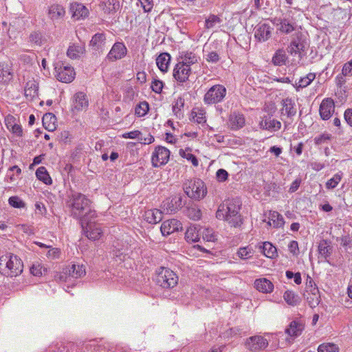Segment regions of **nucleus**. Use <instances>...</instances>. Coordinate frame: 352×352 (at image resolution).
Returning a JSON list of instances; mask_svg holds the SVG:
<instances>
[{"label": "nucleus", "instance_id": "obj_1", "mask_svg": "<svg viewBox=\"0 0 352 352\" xmlns=\"http://www.w3.org/2000/svg\"><path fill=\"white\" fill-rule=\"evenodd\" d=\"M67 205L71 215L80 220L83 228L87 221H91L96 217V211L91 208L90 200L81 193L73 192L69 197Z\"/></svg>", "mask_w": 352, "mask_h": 352}, {"label": "nucleus", "instance_id": "obj_2", "mask_svg": "<svg viewBox=\"0 0 352 352\" xmlns=\"http://www.w3.org/2000/svg\"><path fill=\"white\" fill-rule=\"evenodd\" d=\"M239 210V201L228 199L220 204L216 212V217L219 220L227 221L232 227H239L242 224Z\"/></svg>", "mask_w": 352, "mask_h": 352}, {"label": "nucleus", "instance_id": "obj_3", "mask_svg": "<svg viewBox=\"0 0 352 352\" xmlns=\"http://www.w3.org/2000/svg\"><path fill=\"white\" fill-rule=\"evenodd\" d=\"M23 264L21 258L12 254L0 257V273L6 276H16L21 274Z\"/></svg>", "mask_w": 352, "mask_h": 352}, {"label": "nucleus", "instance_id": "obj_4", "mask_svg": "<svg viewBox=\"0 0 352 352\" xmlns=\"http://www.w3.org/2000/svg\"><path fill=\"white\" fill-rule=\"evenodd\" d=\"M184 190L188 197L195 200L203 199L207 193L204 183L199 179L186 182Z\"/></svg>", "mask_w": 352, "mask_h": 352}, {"label": "nucleus", "instance_id": "obj_5", "mask_svg": "<svg viewBox=\"0 0 352 352\" xmlns=\"http://www.w3.org/2000/svg\"><path fill=\"white\" fill-rule=\"evenodd\" d=\"M155 281L157 285L161 287L169 289L176 286L178 282V277L173 271L162 267L158 272Z\"/></svg>", "mask_w": 352, "mask_h": 352}, {"label": "nucleus", "instance_id": "obj_6", "mask_svg": "<svg viewBox=\"0 0 352 352\" xmlns=\"http://www.w3.org/2000/svg\"><path fill=\"white\" fill-rule=\"evenodd\" d=\"M226 95V89L221 85L212 86L206 93L204 101L206 104H211L221 102Z\"/></svg>", "mask_w": 352, "mask_h": 352}, {"label": "nucleus", "instance_id": "obj_7", "mask_svg": "<svg viewBox=\"0 0 352 352\" xmlns=\"http://www.w3.org/2000/svg\"><path fill=\"white\" fill-rule=\"evenodd\" d=\"M56 77L58 80L69 83L75 78L76 73L72 67L63 63H57L55 67Z\"/></svg>", "mask_w": 352, "mask_h": 352}, {"label": "nucleus", "instance_id": "obj_8", "mask_svg": "<svg viewBox=\"0 0 352 352\" xmlns=\"http://www.w3.org/2000/svg\"><path fill=\"white\" fill-rule=\"evenodd\" d=\"M170 157V151L166 148L158 146L155 148L151 157V162L154 167H159L166 164Z\"/></svg>", "mask_w": 352, "mask_h": 352}, {"label": "nucleus", "instance_id": "obj_9", "mask_svg": "<svg viewBox=\"0 0 352 352\" xmlns=\"http://www.w3.org/2000/svg\"><path fill=\"white\" fill-rule=\"evenodd\" d=\"M190 74L191 68L188 65L179 62L174 67L173 76L177 82H184L188 80Z\"/></svg>", "mask_w": 352, "mask_h": 352}, {"label": "nucleus", "instance_id": "obj_10", "mask_svg": "<svg viewBox=\"0 0 352 352\" xmlns=\"http://www.w3.org/2000/svg\"><path fill=\"white\" fill-rule=\"evenodd\" d=\"M245 345L249 350L256 352L265 349L268 346V342L261 336H254L247 340Z\"/></svg>", "mask_w": 352, "mask_h": 352}, {"label": "nucleus", "instance_id": "obj_11", "mask_svg": "<svg viewBox=\"0 0 352 352\" xmlns=\"http://www.w3.org/2000/svg\"><path fill=\"white\" fill-rule=\"evenodd\" d=\"M69 11L72 18L74 20H80L86 18L89 15L88 8L82 3L73 2L70 4Z\"/></svg>", "mask_w": 352, "mask_h": 352}, {"label": "nucleus", "instance_id": "obj_12", "mask_svg": "<svg viewBox=\"0 0 352 352\" xmlns=\"http://www.w3.org/2000/svg\"><path fill=\"white\" fill-rule=\"evenodd\" d=\"M182 229V225L181 222L175 219L164 221L160 228L161 232L164 236L169 235Z\"/></svg>", "mask_w": 352, "mask_h": 352}, {"label": "nucleus", "instance_id": "obj_13", "mask_svg": "<svg viewBox=\"0 0 352 352\" xmlns=\"http://www.w3.org/2000/svg\"><path fill=\"white\" fill-rule=\"evenodd\" d=\"M272 27L267 23H258L254 28V36L260 42L266 41L272 34Z\"/></svg>", "mask_w": 352, "mask_h": 352}, {"label": "nucleus", "instance_id": "obj_14", "mask_svg": "<svg viewBox=\"0 0 352 352\" xmlns=\"http://www.w3.org/2000/svg\"><path fill=\"white\" fill-rule=\"evenodd\" d=\"M334 102L331 98L324 99L320 106V115L323 120H328L334 111Z\"/></svg>", "mask_w": 352, "mask_h": 352}, {"label": "nucleus", "instance_id": "obj_15", "mask_svg": "<svg viewBox=\"0 0 352 352\" xmlns=\"http://www.w3.org/2000/svg\"><path fill=\"white\" fill-rule=\"evenodd\" d=\"M305 46V41L301 36H297L296 38L292 40L290 45L287 47V52L291 55H296L297 54L300 55L301 52L304 51Z\"/></svg>", "mask_w": 352, "mask_h": 352}, {"label": "nucleus", "instance_id": "obj_16", "mask_svg": "<svg viewBox=\"0 0 352 352\" xmlns=\"http://www.w3.org/2000/svg\"><path fill=\"white\" fill-rule=\"evenodd\" d=\"M24 94L27 100H33L38 97V84L34 80H28L25 85Z\"/></svg>", "mask_w": 352, "mask_h": 352}, {"label": "nucleus", "instance_id": "obj_17", "mask_svg": "<svg viewBox=\"0 0 352 352\" xmlns=\"http://www.w3.org/2000/svg\"><path fill=\"white\" fill-rule=\"evenodd\" d=\"M85 225H86V235L89 239L96 241L100 238L102 232L98 225L92 224L91 221H87Z\"/></svg>", "mask_w": 352, "mask_h": 352}, {"label": "nucleus", "instance_id": "obj_18", "mask_svg": "<svg viewBox=\"0 0 352 352\" xmlns=\"http://www.w3.org/2000/svg\"><path fill=\"white\" fill-rule=\"evenodd\" d=\"M126 53V48L124 45L122 43H116L108 54L107 57L111 60H115L122 58Z\"/></svg>", "mask_w": 352, "mask_h": 352}, {"label": "nucleus", "instance_id": "obj_19", "mask_svg": "<svg viewBox=\"0 0 352 352\" xmlns=\"http://www.w3.org/2000/svg\"><path fill=\"white\" fill-rule=\"evenodd\" d=\"M259 125L263 129L276 131L280 129L281 123L271 117L266 116L262 119Z\"/></svg>", "mask_w": 352, "mask_h": 352}, {"label": "nucleus", "instance_id": "obj_20", "mask_svg": "<svg viewBox=\"0 0 352 352\" xmlns=\"http://www.w3.org/2000/svg\"><path fill=\"white\" fill-rule=\"evenodd\" d=\"M65 15V10L63 6L59 4H53L50 6L48 10V16L52 21L62 19Z\"/></svg>", "mask_w": 352, "mask_h": 352}, {"label": "nucleus", "instance_id": "obj_21", "mask_svg": "<svg viewBox=\"0 0 352 352\" xmlns=\"http://www.w3.org/2000/svg\"><path fill=\"white\" fill-rule=\"evenodd\" d=\"M13 78V72L11 67L5 63H0V83L8 84Z\"/></svg>", "mask_w": 352, "mask_h": 352}, {"label": "nucleus", "instance_id": "obj_22", "mask_svg": "<svg viewBox=\"0 0 352 352\" xmlns=\"http://www.w3.org/2000/svg\"><path fill=\"white\" fill-rule=\"evenodd\" d=\"M256 289L263 293H271L274 289V285L268 279L263 278L254 281Z\"/></svg>", "mask_w": 352, "mask_h": 352}, {"label": "nucleus", "instance_id": "obj_23", "mask_svg": "<svg viewBox=\"0 0 352 352\" xmlns=\"http://www.w3.org/2000/svg\"><path fill=\"white\" fill-rule=\"evenodd\" d=\"M106 43L105 35L102 33L94 34L90 41V46L98 51H102Z\"/></svg>", "mask_w": 352, "mask_h": 352}, {"label": "nucleus", "instance_id": "obj_24", "mask_svg": "<svg viewBox=\"0 0 352 352\" xmlns=\"http://www.w3.org/2000/svg\"><path fill=\"white\" fill-rule=\"evenodd\" d=\"M88 104V100L83 92H78L74 96V108L77 111L87 108Z\"/></svg>", "mask_w": 352, "mask_h": 352}, {"label": "nucleus", "instance_id": "obj_25", "mask_svg": "<svg viewBox=\"0 0 352 352\" xmlns=\"http://www.w3.org/2000/svg\"><path fill=\"white\" fill-rule=\"evenodd\" d=\"M162 218V212L158 209L148 210L144 214V219L149 223H157Z\"/></svg>", "mask_w": 352, "mask_h": 352}, {"label": "nucleus", "instance_id": "obj_26", "mask_svg": "<svg viewBox=\"0 0 352 352\" xmlns=\"http://www.w3.org/2000/svg\"><path fill=\"white\" fill-rule=\"evenodd\" d=\"M170 61V56L168 53H162L156 58V64L161 72L165 73L168 71Z\"/></svg>", "mask_w": 352, "mask_h": 352}, {"label": "nucleus", "instance_id": "obj_27", "mask_svg": "<svg viewBox=\"0 0 352 352\" xmlns=\"http://www.w3.org/2000/svg\"><path fill=\"white\" fill-rule=\"evenodd\" d=\"M304 326L302 323L292 321L288 328L285 329V333L291 337H297L302 333Z\"/></svg>", "mask_w": 352, "mask_h": 352}, {"label": "nucleus", "instance_id": "obj_28", "mask_svg": "<svg viewBox=\"0 0 352 352\" xmlns=\"http://www.w3.org/2000/svg\"><path fill=\"white\" fill-rule=\"evenodd\" d=\"M231 129L234 130L242 128L245 124V118L242 114H231L229 119Z\"/></svg>", "mask_w": 352, "mask_h": 352}, {"label": "nucleus", "instance_id": "obj_29", "mask_svg": "<svg viewBox=\"0 0 352 352\" xmlns=\"http://www.w3.org/2000/svg\"><path fill=\"white\" fill-rule=\"evenodd\" d=\"M85 47L81 45L73 44L70 45L67 50V56L72 58L76 59L80 57L85 52Z\"/></svg>", "mask_w": 352, "mask_h": 352}, {"label": "nucleus", "instance_id": "obj_30", "mask_svg": "<svg viewBox=\"0 0 352 352\" xmlns=\"http://www.w3.org/2000/svg\"><path fill=\"white\" fill-rule=\"evenodd\" d=\"M269 219L268 224L274 228H280L285 223L283 216L276 211L270 212Z\"/></svg>", "mask_w": 352, "mask_h": 352}, {"label": "nucleus", "instance_id": "obj_31", "mask_svg": "<svg viewBox=\"0 0 352 352\" xmlns=\"http://www.w3.org/2000/svg\"><path fill=\"white\" fill-rule=\"evenodd\" d=\"M56 117L52 113H45L43 117V124L49 131H53L56 129Z\"/></svg>", "mask_w": 352, "mask_h": 352}, {"label": "nucleus", "instance_id": "obj_32", "mask_svg": "<svg viewBox=\"0 0 352 352\" xmlns=\"http://www.w3.org/2000/svg\"><path fill=\"white\" fill-rule=\"evenodd\" d=\"M201 230H198L195 226L189 227L186 233L185 238L188 242H197L199 240Z\"/></svg>", "mask_w": 352, "mask_h": 352}, {"label": "nucleus", "instance_id": "obj_33", "mask_svg": "<svg viewBox=\"0 0 352 352\" xmlns=\"http://www.w3.org/2000/svg\"><path fill=\"white\" fill-rule=\"evenodd\" d=\"M69 277L80 278L85 274V268L82 265H72L68 270Z\"/></svg>", "mask_w": 352, "mask_h": 352}, {"label": "nucleus", "instance_id": "obj_34", "mask_svg": "<svg viewBox=\"0 0 352 352\" xmlns=\"http://www.w3.org/2000/svg\"><path fill=\"white\" fill-rule=\"evenodd\" d=\"M296 110L294 108V104L291 99L286 98L283 100L282 113L286 114L288 117L294 116Z\"/></svg>", "mask_w": 352, "mask_h": 352}, {"label": "nucleus", "instance_id": "obj_35", "mask_svg": "<svg viewBox=\"0 0 352 352\" xmlns=\"http://www.w3.org/2000/svg\"><path fill=\"white\" fill-rule=\"evenodd\" d=\"M283 298L286 302L291 306H296L300 302V297L291 291L285 292L283 295Z\"/></svg>", "mask_w": 352, "mask_h": 352}, {"label": "nucleus", "instance_id": "obj_36", "mask_svg": "<svg viewBox=\"0 0 352 352\" xmlns=\"http://www.w3.org/2000/svg\"><path fill=\"white\" fill-rule=\"evenodd\" d=\"M332 252V248L326 240H322L318 245V252L319 254L324 257H329Z\"/></svg>", "mask_w": 352, "mask_h": 352}, {"label": "nucleus", "instance_id": "obj_37", "mask_svg": "<svg viewBox=\"0 0 352 352\" xmlns=\"http://www.w3.org/2000/svg\"><path fill=\"white\" fill-rule=\"evenodd\" d=\"M316 74L314 73H309L306 76L301 78L298 82L296 83V90L299 88H305L309 85L311 82L315 79Z\"/></svg>", "mask_w": 352, "mask_h": 352}, {"label": "nucleus", "instance_id": "obj_38", "mask_svg": "<svg viewBox=\"0 0 352 352\" xmlns=\"http://www.w3.org/2000/svg\"><path fill=\"white\" fill-rule=\"evenodd\" d=\"M186 214L194 221L199 220L202 214L201 210L195 205L188 207Z\"/></svg>", "mask_w": 352, "mask_h": 352}, {"label": "nucleus", "instance_id": "obj_39", "mask_svg": "<svg viewBox=\"0 0 352 352\" xmlns=\"http://www.w3.org/2000/svg\"><path fill=\"white\" fill-rule=\"evenodd\" d=\"M287 58L285 51L283 50H278L272 57V63L275 65L280 66L285 64Z\"/></svg>", "mask_w": 352, "mask_h": 352}, {"label": "nucleus", "instance_id": "obj_40", "mask_svg": "<svg viewBox=\"0 0 352 352\" xmlns=\"http://www.w3.org/2000/svg\"><path fill=\"white\" fill-rule=\"evenodd\" d=\"M36 177L45 184H51L52 179L45 167L41 166L36 171Z\"/></svg>", "mask_w": 352, "mask_h": 352}, {"label": "nucleus", "instance_id": "obj_41", "mask_svg": "<svg viewBox=\"0 0 352 352\" xmlns=\"http://www.w3.org/2000/svg\"><path fill=\"white\" fill-rule=\"evenodd\" d=\"M262 252L268 258H274L276 255V248L270 242H264Z\"/></svg>", "mask_w": 352, "mask_h": 352}, {"label": "nucleus", "instance_id": "obj_42", "mask_svg": "<svg viewBox=\"0 0 352 352\" xmlns=\"http://www.w3.org/2000/svg\"><path fill=\"white\" fill-rule=\"evenodd\" d=\"M182 63L184 65H188L189 67H190L191 65H193L198 61L197 56L192 52H186L182 56Z\"/></svg>", "mask_w": 352, "mask_h": 352}, {"label": "nucleus", "instance_id": "obj_43", "mask_svg": "<svg viewBox=\"0 0 352 352\" xmlns=\"http://www.w3.org/2000/svg\"><path fill=\"white\" fill-rule=\"evenodd\" d=\"M304 297L306 298L309 305L311 307H316L320 301V294L313 293L311 294H304Z\"/></svg>", "mask_w": 352, "mask_h": 352}, {"label": "nucleus", "instance_id": "obj_44", "mask_svg": "<svg viewBox=\"0 0 352 352\" xmlns=\"http://www.w3.org/2000/svg\"><path fill=\"white\" fill-rule=\"evenodd\" d=\"M294 23L289 21L288 19L281 20L279 24V30L282 32L289 34L294 30Z\"/></svg>", "mask_w": 352, "mask_h": 352}, {"label": "nucleus", "instance_id": "obj_45", "mask_svg": "<svg viewBox=\"0 0 352 352\" xmlns=\"http://www.w3.org/2000/svg\"><path fill=\"white\" fill-rule=\"evenodd\" d=\"M338 346L333 343H323L319 345L318 352H338Z\"/></svg>", "mask_w": 352, "mask_h": 352}, {"label": "nucleus", "instance_id": "obj_46", "mask_svg": "<svg viewBox=\"0 0 352 352\" xmlns=\"http://www.w3.org/2000/svg\"><path fill=\"white\" fill-rule=\"evenodd\" d=\"M149 109L148 104L146 101L140 102L135 109V114L139 116L142 117L146 114Z\"/></svg>", "mask_w": 352, "mask_h": 352}, {"label": "nucleus", "instance_id": "obj_47", "mask_svg": "<svg viewBox=\"0 0 352 352\" xmlns=\"http://www.w3.org/2000/svg\"><path fill=\"white\" fill-rule=\"evenodd\" d=\"M205 113V111L201 109H198L197 111H192V115L194 121L199 124L205 123L206 121Z\"/></svg>", "mask_w": 352, "mask_h": 352}, {"label": "nucleus", "instance_id": "obj_48", "mask_svg": "<svg viewBox=\"0 0 352 352\" xmlns=\"http://www.w3.org/2000/svg\"><path fill=\"white\" fill-rule=\"evenodd\" d=\"M13 118L11 117V118H8L6 121V125H7V127L12 131V132L14 134H16V135H21V133H22V129L20 125H18L16 124H11V122H10V120H11Z\"/></svg>", "mask_w": 352, "mask_h": 352}, {"label": "nucleus", "instance_id": "obj_49", "mask_svg": "<svg viewBox=\"0 0 352 352\" xmlns=\"http://www.w3.org/2000/svg\"><path fill=\"white\" fill-rule=\"evenodd\" d=\"M238 256L242 259L250 258L253 254V250L249 247L241 248L237 252Z\"/></svg>", "mask_w": 352, "mask_h": 352}, {"label": "nucleus", "instance_id": "obj_50", "mask_svg": "<svg viewBox=\"0 0 352 352\" xmlns=\"http://www.w3.org/2000/svg\"><path fill=\"white\" fill-rule=\"evenodd\" d=\"M341 175L336 174L331 179H329L326 183V187L328 189L335 188L341 181Z\"/></svg>", "mask_w": 352, "mask_h": 352}, {"label": "nucleus", "instance_id": "obj_51", "mask_svg": "<svg viewBox=\"0 0 352 352\" xmlns=\"http://www.w3.org/2000/svg\"><path fill=\"white\" fill-rule=\"evenodd\" d=\"M179 153L182 157L186 158L188 161H190L194 166H197L199 165V161L196 156L193 154L185 152L182 150L180 151Z\"/></svg>", "mask_w": 352, "mask_h": 352}, {"label": "nucleus", "instance_id": "obj_52", "mask_svg": "<svg viewBox=\"0 0 352 352\" xmlns=\"http://www.w3.org/2000/svg\"><path fill=\"white\" fill-rule=\"evenodd\" d=\"M221 22L220 19L215 15H210L209 17L206 20L205 26L207 29H210L214 28V26Z\"/></svg>", "mask_w": 352, "mask_h": 352}, {"label": "nucleus", "instance_id": "obj_53", "mask_svg": "<svg viewBox=\"0 0 352 352\" xmlns=\"http://www.w3.org/2000/svg\"><path fill=\"white\" fill-rule=\"evenodd\" d=\"M201 233L202 234L204 240L207 241H214L216 239V236L212 229L204 228Z\"/></svg>", "mask_w": 352, "mask_h": 352}, {"label": "nucleus", "instance_id": "obj_54", "mask_svg": "<svg viewBox=\"0 0 352 352\" xmlns=\"http://www.w3.org/2000/svg\"><path fill=\"white\" fill-rule=\"evenodd\" d=\"M184 99L182 97H179L176 101L175 102V104L173 106V111L175 115H177L179 111L184 108Z\"/></svg>", "mask_w": 352, "mask_h": 352}, {"label": "nucleus", "instance_id": "obj_55", "mask_svg": "<svg viewBox=\"0 0 352 352\" xmlns=\"http://www.w3.org/2000/svg\"><path fill=\"white\" fill-rule=\"evenodd\" d=\"M9 204L14 208H21L25 206L24 202L18 197L14 196L9 199Z\"/></svg>", "mask_w": 352, "mask_h": 352}, {"label": "nucleus", "instance_id": "obj_56", "mask_svg": "<svg viewBox=\"0 0 352 352\" xmlns=\"http://www.w3.org/2000/svg\"><path fill=\"white\" fill-rule=\"evenodd\" d=\"M162 208L167 213H175L177 212V207H175L173 199L170 201L164 202Z\"/></svg>", "mask_w": 352, "mask_h": 352}, {"label": "nucleus", "instance_id": "obj_57", "mask_svg": "<svg viewBox=\"0 0 352 352\" xmlns=\"http://www.w3.org/2000/svg\"><path fill=\"white\" fill-rule=\"evenodd\" d=\"M164 87V83L160 80L155 79L151 84L152 90L157 94L161 93Z\"/></svg>", "mask_w": 352, "mask_h": 352}, {"label": "nucleus", "instance_id": "obj_58", "mask_svg": "<svg viewBox=\"0 0 352 352\" xmlns=\"http://www.w3.org/2000/svg\"><path fill=\"white\" fill-rule=\"evenodd\" d=\"M43 270H45L39 263L33 264L30 268V272L32 274L36 276H40L43 274Z\"/></svg>", "mask_w": 352, "mask_h": 352}, {"label": "nucleus", "instance_id": "obj_59", "mask_svg": "<svg viewBox=\"0 0 352 352\" xmlns=\"http://www.w3.org/2000/svg\"><path fill=\"white\" fill-rule=\"evenodd\" d=\"M105 5L109 12L116 11L120 7V3L118 0H107Z\"/></svg>", "mask_w": 352, "mask_h": 352}, {"label": "nucleus", "instance_id": "obj_60", "mask_svg": "<svg viewBox=\"0 0 352 352\" xmlns=\"http://www.w3.org/2000/svg\"><path fill=\"white\" fill-rule=\"evenodd\" d=\"M342 74L344 76H352V59L344 65L342 70Z\"/></svg>", "mask_w": 352, "mask_h": 352}, {"label": "nucleus", "instance_id": "obj_61", "mask_svg": "<svg viewBox=\"0 0 352 352\" xmlns=\"http://www.w3.org/2000/svg\"><path fill=\"white\" fill-rule=\"evenodd\" d=\"M206 60L209 63H217L219 60V56L216 52H210L206 55Z\"/></svg>", "mask_w": 352, "mask_h": 352}, {"label": "nucleus", "instance_id": "obj_62", "mask_svg": "<svg viewBox=\"0 0 352 352\" xmlns=\"http://www.w3.org/2000/svg\"><path fill=\"white\" fill-rule=\"evenodd\" d=\"M60 250L58 249V248H51L50 249L47 254H46V256L49 258H51V259H55V258H57L59 257L60 256Z\"/></svg>", "mask_w": 352, "mask_h": 352}, {"label": "nucleus", "instance_id": "obj_63", "mask_svg": "<svg viewBox=\"0 0 352 352\" xmlns=\"http://www.w3.org/2000/svg\"><path fill=\"white\" fill-rule=\"evenodd\" d=\"M331 138V135L328 134V133H323L318 137H316L314 140H315V143L316 144H321L324 142H325L326 141L330 140Z\"/></svg>", "mask_w": 352, "mask_h": 352}, {"label": "nucleus", "instance_id": "obj_64", "mask_svg": "<svg viewBox=\"0 0 352 352\" xmlns=\"http://www.w3.org/2000/svg\"><path fill=\"white\" fill-rule=\"evenodd\" d=\"M216 176L219 182H224L228 179V173L224 169H219L217 170Z\"/></svg>", "mask_w": 352, "mask_h": 352}]
</instances>
